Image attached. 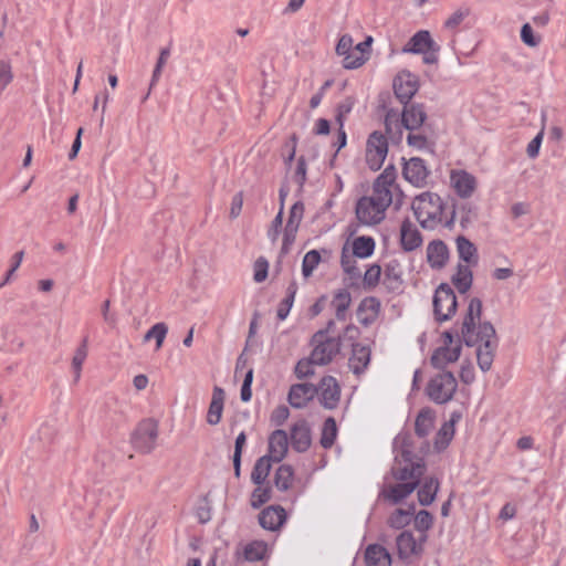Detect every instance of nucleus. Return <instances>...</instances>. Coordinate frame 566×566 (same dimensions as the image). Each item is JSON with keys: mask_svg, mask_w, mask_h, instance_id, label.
Here are the masks:
<instances>
[{"mask_svg": "<svg viewBox=\"0 0 566 566\" xmlns=\"http://www.w3.org/2000/svg\"><path fill=\"white\" fill-rule=\"evenodd\" d=\"M457 296L448 284H441L433 296V312L439 322L449 321L457 311Z\"/></svg>", "mask_w": 566, "mask_h": 566, "instance_id": "11", "label": "nucleus"}, {"mask_svg": "<svg viewBox=\"0 0 566 566\" xmlns=\"http://www.w3.org/2000/svg\"><path fill=\"white\" fill-rule=\"evenodd\" d=\"M269 272V262L265 258L260 256L253 264V280L261 283L266 280Z\"/></svg>", "mask_w": 566, "mask_h": 566, "instance_id": "52", "label": "nucleus"}, {"mask_svg": "<svg viewBox=\"0 0 566 566\" xmlns=\"http://www.w3.org/2000/svg\"><path fill=\"white\" fill-rule=\"evenodd\" d=\"M400 244L403 251H413L422 244V237L418 228L408 219L400 228Z\"/></svg>", "mask_w": 566, "mask_h": 566, "instance_id": "22", "label": "nucleus"}, {"mask_svg": "<svg viewBox=\"0 0 566 566\" xmlns=\"http://www.w3.org/2000/svg\"><path fill=\"white\" fill-rule=\"evenodd\" d=\"M354 105L355 101L353 97H347L338 104L336 119L339 126L344 127L345 119L353 111Z\"/></svg>", "mask_w": 566, "mask_h": 566, "instance_id": "53", "label": "nucleus"}, {"mask_svg": "<svg viewBox=\"0 0 566 566\" xmlns=\"http://www.w3.org/2000/svg\"><path fill=\"white\" fill-rule=\"evenodd\" d=\"M294 482V471L291 465L282 464L277 468L274 474V484L281 491H286L292 488Z\"/></svg>", "mask_w": 566, "mask_h": 566, "instance_id": "39", "label": "nucleus"}, {"mask_svg": "<svg viewBox=\"0 0 566 566\" xmlns=\"http://www.w3.org/2000/svg\"><path fill=\"white\" fill-rule=\"evenodd\" d=\"M316 386L310 382H297L290 387L287 402L294 409H304L316 397Z\"/></svg>", "mask_w": 566, "mask_h": 566, "instance_id": "14", "label": "nucleus"}, {"mask_svg": "<svg viewBox=\"0 0 566 566\" xmlns=\"http://www.w3.org/2000/svg\"><path fill=\"white\" fill-rule=\"evenodd\" d=\"M282 223H283V208L281 207L279 213L273 219V221L268 230V238L270 239V241L273 244L279 240Z\"/></svg>", "mask_w": 566, "mask_h": 566, "instance_id": "55", "label": "nucleus"}, {"mask_svg": "<svg viewBox=\"0 0 566 566\" xmlns=\"http://www.w3.org/2000/svg\"><path fill=\"white\" fill-rule=\"evenodd\" d=\"M406 196L398 185L391 180V206L396 210L400 209V207L405 203Z\"/></svg>", "mask_w": 566, "mask_h": 566, "instance_id": "60", "label": "nucleus"}, {"mask_svg": "<svg viewBox=\"0 0 566 566\" xmlns=\"http://www.w3.org/2000/svg\"><path fill=\"white\" fill-rule=\"evenodd\" d=\"M321 254L317 250H311L308 251L302 261V274L305 279H308L315 269L321 263Z\"/></svg>", "mask_w": 566, "mask_h": 566, "instance_id": "46", "label": "nucleus"}, {"mask_svg": "<svg viewBox=\"0 0 566 566\" xmlns=\"http://www.w3.org/2000/svg\"><path fill=\"white\" fill-rule=\"evenodd\" d=\"M285 510L279 505L265 507L259 514V523L264 530L277 531L285 522Z\"/></svg>", "mask_w": 566, "mask_h": 566, "instance_id": "19", "label": "nucleus"}, {"mask_svg": "<svg viewBox=\"0 0 566 566\" xmlns=\"http://www.w3.org/2000/svg\"><path fill=\"white\" fill-rule=\"evenodd\" d=\"M392 448L396 453V467L391 471L400 483L391 485V503H397L419 486L420 479L426 472L423 453L429 446L423 442L418 447L410 432H401L396 436Z\"/></svg>", "mask_w": 566, "mask_h": 566, "instance_id": "1", "label": "nucleus"}, {"mask_svg": "<svg viewBox=\"0 0 566 566\" xmlns=\"http://www.w3.org/2000/svg\"><path fill=\"white\" fill-rule=\"evenodd\" d=\"M439 488L440 483L437 478H426L421 488L418 491L419 503L423 506L430 505L436 500Z\"/></svg>", "mask_w": 566, "mask_h": 566, "instance_id": "31", "label": "nucleus"}, {"mask_svg": "<svg viewBox=\"0 0 566 566\" xmlns=\"http://www.w3.org/2000/svg\"><path fill=\"white\" fill-rule=\"evenodd\" d=\"M297 293V284L295 282L290 283V285L286 289V296L281 301L277 307V318L280 321H284L293 306L295 296Z\"/></svg>", "mask_w": 566, "mask_h": 566, "instance_id": "40", "label": "nucleus"}, {"mask_svg": "<svg viewBox=\"0 0 566 566\" xmlns=\"http://www.w3.org/2000/svg\"><path fill=\"white\" fill-rule=\"evenodd\" d=\"M521 39L528 46H536L538 44V40L535 39L533 34V29L528 23H525L521 29Z\"/></svg>", "mask_w": 566, "mask_h": 566, "instance_id": "61", "label": "nucleus"}, {"mask_svg": "<svg viewBox=\"0 0 566 566\" xmlns=\"http://www.w3.org/2000/svg\"><path fill=\"white\" fill-rule=\"evenodd\" d=\"M243 207V195L242 192H238L232 197L231 206H230V217L237 218Z\"/></svg>", "mask_w": 566, "mask_h": 566, "instance_id": "62", "label": "nucleus"}, {"mask_svg": "<svg viewBox=\"0 0 566 566\" xmlns=\"http://www.w3.org/2000/svg\"><path fill=\"white\" fill-rule=\"evenodd\" d=\"M450 182L457 195L461 198H470L478 186L476 178L463 169L452 170L450 174Z\"/></svg>", "mask_w": 566, "mask_h": 566, "instance_id": "15", "label": "nucleus"}, {"mask_svg": "<svg viewBox=\"0 0 566 566\" xmlns=\"http://www.w3.org/2000/svg\"><path fill=\"white\" fill-rule=\"evenodd\" d=\"M291 443L293 449L303 452L311 446V430L305 421H298L291 428Z\"/></svg>", "mask_w": 566, "mask_h": 566, "instance_id": "25", "label": "nucleus"}, {"mask_svg": "<svg viewBox=\"0 0 566 566\" xmlns=\"http://www.w3.org/2000/svg\"><path fill=\"white\" fill-rule=\"evenodd\" d=\"M290 417V410L286 406H277L270 416V421L272 424L280 427L282 426Z\"/></svg>", "mask_w": 566, "mask_h": 566, "instance_id": "57", "label": "nucleus"}, {"mask_svg": "<svg viewBox=\"0 0 566 566\" xmlns=\"http://www.w3.org/2000/svg\"><path fill=\"white\" fill-rule=\"evenodd\" d=\"M389 139L388 136L379 130H375L367 137L365 145V163L373 171H378L388 155Z\"/></svg>", "mask_w": 566, "mask_h": 566, "instance_id": "8", "label": "nucleus"}, {"mask_svg": "<svg viewBox=\"0 0 566 566\" xmlns=\"http://www.w3.org/2000/svg\"><path fill=\"white\" fill-rule=\"evenodd\" d=\"M455 216L460 217L461 226L467 227L478 218V208L470 202H465L454 207L452 211V217L449 221H446V224L449 226L453 221Z\"/></svg>", "mask_w": 566, "mask_h": 566, "instance_id": "34", "label": "nucleus"}, {"mask_svg": "<svg viewBox=\"0 0 566 566\" xmlns=\"http://www.w3.org/2000/svg\"><path fill=\"white\" fill-rule=\"evenodd\" d=\"M373 42L374 39L370 35L358 43H355L353 36L348 33L340 35L335 52L342 59V66L346 70L361 67L370 59Z\"/></svg>", "mask_w": 566, "mask_h": 566, "instance_id": "4", "label": "nucleus"}, {"mask_svg": "<svg viewBox=\"0 0 566 566\" xmlns=\"http://www.w3.org/2000/svg\"><path fill=\"white\" fill-rule=\"evenodd\" d=\"M337 434V426L334 418H327L323 424L321 443L324 448L333 446Z\"/></svg>", "mask_w": 566, "mask_h": 566, "instance_id": "47", "label": "nucleus"}, {"mask_svg": "<svg viewBox=\"0 0 566 566\" xmlns=\"http://www.w3.org/2000/svg\"><path fill=\"white\" fill-rule=\"evenodd\" d=\"M470 9L468 7H461L457 9L446 21L444 27L449 30H453L459 27L465 18L470 15Z\"/></svg>", "mask_w": 566, "mask_h": 566, "instance_id": "50", "label": "nucleus"}, {"mask_svg": "<svg viewBox=\"0 0 566 566\" xmlns=\"http://www.w3.org/2000/svg\"><path fill=\"white\" fill-rule=\"evenodd\" d=\"M401 123L408 130L418 129L427 118V113L422 104L407 103L402 104Z\"/></svg>", "mask_w": 566, "mask_h": 566, "instance_id": "17", "label": "nucleus"}, {"mask_svg": "<svg viewBox=\"0 0 566 566\" xmlns=\"http://www.w3.org/2000/svg\"><path fill=\"white\" fill-rule=\"evenodd\" d=\"M304 214V205L302 202H295L290 209V216L286 224L300 228L301 221Z\"/></svg>", "mask_w": 566, "mask_h": 566, "instance_id": "56", "label": "nucleus"}, {"mask_svg": "<svg viewBox=\"0 0 566 566\" xmlns=\"http://www.w3.org/2000/svg\"><path fill=\"white\" fill-rule=\"evenodd\" d=\"M316 396L321 405L326 409L337 407L340 399V386L333 376H324L316 386Z\"/></svg>", "mask_w": 566, "mask_h": 566, "instance_id": "12", "label": "nucleus"}, {"mask_svg": "<svg viewBox=\"0 0 566 566\" xmlns=\"http://www.w3.org/2000/svg\"><path fill=\"white\" fill-rule=\"evenodd\" d=\"M340 265L350 279H358L360 276V270L357 266L354 255L349 253L347 243L342 249Z\"/></svg>", "mask_w": 566, "mask_h": 566, "instance_id": "44", "label": "nucleus"}, {"mask_svg": "<svg viewBox=\"0 0 566 566\" xmlns=\"http://www.w3.org/2000/svg\"><path fill=\"white\" fill-rule=\"evenodd\" d=\"M88 349H87V339H83L80 346L75 349L74 355L72 357V370L74 374V381L77 382L82 376V368L87 358Z\"/></svg>", "mask_w": 566, "mask_h": 566, "instance_id": "38", "label": "nucleus"}, {"mask_svg": "<svg viewBox=\"0 0 566 566\" xmlns=\"http://www.w3.org/2000/svg\"><path fill=\"white\" fill-rule=\"evenodd\" d=\"M460 418L459 415L452 413L449 421H446L438 430L433 439V449L436 452L446 450L454 437V424Z\"/></svg>", "mask_w": 566, "mask_h": 566, "instance_id": "24", "label": "nucleus"}, {"mask_svg": "<svg viewBox=\"0 0 566 566\" xmlns=\"http://www.w3.org/2000/svg\"><path fill=\"white\" fill-rule=\"evenodd\" d=\"M272 460L269 457H261L256 460L252 472H251V481L253 484H262L266 483V479L271 472Z\"/></svg>", "mask_w": 566, "mask_h": 566, "instance_id": "36", "label": "nucleus"}, {"mask_svg": "<svg viewBox=\"0 0 566 566\" xmlns=\"http://www.w3.org/2000/svg\"><path fill=\"white\" fill-rule=\"evenodd\" d=\"M389 206V167L377 177L370 197H363L356 206L357 219L363 224H376L385 218Z\"/></svg>", "mask_w": 566, "mask_h": 566, "instance_id": "3", "label": "nucleus"}, {"mask_svg": "<svg viewBox=\"0 0 566 566\" xmlns=\"http://www.w3.org/2000/svg\"><path fill=\"white\" fill-rule=\"evenodd\" d=\"M298 228L285 224L284 231H283V241H282V248L281 253L286 254L291 247L293 245L296 234H297Z\"/></svg>", "mask_w": 566, "mask_h": 566, "instance_id": "54", "label": "nucleus"}, {"mask_svg": "<svg viewBox=\"0 0 566 566\" xmlns=\"http://www.w3.org/2000/svg\"><path fill=\"white\" fill-rule=\"evenodd\" d=\"M416 512V505L409 504L405 507H398L391 512V527L401 528L410 524Z\"/></svg>", "mask_w": 566, "mask_h": 566, "instance_id": "37", "label": "nucleus"}, {"mask_svg": "<svg viewBox=\"0 0 566 566\" xmlns=\"http://www.w3.org/2000/svg\"><path fill=\"white\" fill-rule=\"evenodd\" d=\"M370 350L366 346L356 344L353 346L349 357V367L355 374H360L369 364Z\"/></svg>", "mask_w": 566, "mask_h": 566, "instance_id": "30", "label": "nucleus"}, {"mask_svg": "<svg viewBox=\"0 0 566 566\" xmlns=\"http://www.w3.org/2000/svg\"><path fill=\"white\" fill-rule=\"evenodd\" d=\"M449 259L447 244L441 240H433L427 247V261L432 269H442Z\"/></svg>", "mask_w": 566, "mask_h": 566, "instance_id": "23", "label": "nucleus"}, {"mask_svg": "<svg viewBox=\"0 0 566 566\" xmlns=\"http://www.w3.org/2000/svg\"><path fill=\"white\" fill-rule=\"evenodd\" d=\"M457 388L458 381L451 371H439L429 379L426 394L434 403L443 405L452 400Z\"/></svg>", "mask_w": 566, "mask_h": 566, "instance_id": "7", "label": "nucleus"}, {"mask_svg": "<svg viewBox=\"0 0 566 566\" xmlns=\"http://www.w3.org/2000/svg\"><path fill=\"white\" fill-rule=\"evenodd\" d=\"M544 137V127L538 132V134L528 143L526 153L527 156L532 159L536 158L539 153V148Z\"/></svg>", "mask_w": 566, "mask_h": 566, "instance_id": "59", "label": "nucleus"}, {"mask_svg": "<svg viewBox=\"0 0 566 566\" xmlns=\"http://www.w3.org/2000/svg\"><path fill=\"white\" fill-rule=\"evenodd\" d=\"M407 142L410 146H415L420 149L427 146V138L420 134H408Z\"/></svg>", "mask_w": 566, "mask_h": 566, "instance_id": "64", "label": "nucleus"}, {"mask_svg": "<svg viewBox=\"0 0 566 566\" xmlns=\"http://www.w3.org/2000/svg\"><path fill=\"white\" fill-rule=\"evenodd\" d=\"M375 249V241L370 237H357L353 240L349 253L356 258L366 259Z\"/></svg>", "mask_w": 566, "mask_h": 566, "instance_id": "32", "label": "nucleus"}, {"mask_svg": "<svg viewBox=\"0 0 566 566\" xmlns=\"http://www.w3.org/2000/svg\"><path fill=\"white\" fill-rule=\"evenodd\" d=\"M167 333H168V326L166 323H164V322L156 323L144 335V342H149L151 339H155L156 350H159L163 347V344L165 342Z\"/></svg>", "mask_w": 566, "mask_h": 566, "instance_id": "45", "label": "nucleus"}, {"mask_svg": "<svg viewBox=\"0 0 566 566\" xmlns=\"http://www.w3.org/2000/svg\"><path fill=\"white\" fill-rule=\"evenodd\" d=\"M365 558L367 566H389V553L379 545H369Z\"/></svg>", "mask_w": 566, "mask_h": 566, "instance_id": "35", "label": "nucleus"}, {"mask_svg": "<svg viewBox=\"0 0 566 566\" xmlns=\"http://www.w3.org/2000/svg\"><path fill=\"white\" fill-rule=\"evenodd\" d=\"M401 52L421 54L423 64L436 65L439 62L440 45L428 30H420L409 39Z\"/></svg>", "mask_w": 566, "mask_h": 566, "instance_id": "6", "label": "nucleus"}, {"mask_svg": "<svg viewBox=\"0 0 566 566\" xmlns=\"http://www.w3.org/2000/svg\"><path fill=\"white\" fill-rule=\"evenodd\" d=\"M269 547L264 541H252L242 547V556L248 562L262 560L268 554Z\"/></svg>", "mask_w": 566, "mask_h": 566, "instance_id": "33", "label": "nucleus"}, {"mask_svg": "<svg viewBox=\"0 0 566 566\" xmlns=\"http://www.w3.org/2000/svg\"><path fill=\"white\" fill-rule=\"evenodd\" d=\"M443 344L436 348L431 355L430 363L440 371H446L444 368L455 363L461 355L462 344L460 338H454L450 331L442 334Z\"/></svg>", "mask_w": 566, "mask_h": 566, "instance_id": "9", "label": "nucleus"}, {"mask_svg": "<svg viewBox=\"0 0 566 566\" xmlns=\"http://www.w3.org/2000/svg\"><path fill=\"white\" fill-rule=\"evenodd\" d=\"M380 304L375 297L364 298L357 310V319L364 325H369L378 317Z\"/></svg>", "mask_w": 566, "mask_h": 566, "instance_id": "28", "label": "nucleus"}, {"mask_svg": "<svg viewBox=\"0 0 566 566\" xmlns=\"http://www.w3.org/2000/svg\"><path fill=\"white\" fill-rule=\"evenodd\" d=\"M352 297L346 290L338 291L332 301V306L335 310V315L338 319H344L347 310L350 306Z\"/></svg>", "mask_w": 566, "mask_h": 566, "instance_id": "43", "label": "nucleus"}, {"mask_svg": "<svg viewBox=\"0 0 566 566\" xmlns=\"http://www.w3.org/2000/svg\"><path fill=\"white\" fill-rule=\"evenodd\" d=\"M415 527L419 532H427L433 523V516L426 510L419 511L416 515L413 514Z\"/></svg>", "mask_w": 566, "mask_h": 566, "instance_id": "51", "label": "nucleus"}, {"mask_svg": "<svg viewBox=\"0 0 566 566\" xmlns=\"http://www.w3.org/2000/svg\"><path fill=\"white\" fill-rule=\"evenodd\" d=\"M289 450V437L284 430H274L269 437L268 453L264 457H269L273 462H281Z\"/></svg>", "mask_w": 566, "mask_h": 566, "instance_id": "16", "label": "nucleus"}, {"mask_svg": "<svg viewBox=\"0 0 566 566\" xmlns=\"http://www.w3.org/2000/svg\"><path fill=\"white\" fill-rule=\"evenodd\" d=\"M481 313V300L471 298L462 322L461 335L468 346L479 345L476 349L478 365L485 373L492 367L497 338L495 328L490 322L479 324L478 332H475V323L480 321Z\"/></svg>", "mask_w": 566, "mask_h": 566, "instance_id": "2", "label": "nucleus"}, {"mask_svg": "<svg viewBox=\"0 0 566 566\" xmlns=\"http://www.w3.org/2000/svg\"><path fill=\"white\" fill-rule=\"evenodd\" d=\"M169 56H170V48H163L160 50V52H159V56H158L157 63H156L155 69L153 71V75H151V80H150V84H149V90H148L146 96L144 97V101H146L149 97V95L151 93V90L159 82L161 73H163V69L166 65Z\"/></svg>", "mask_w": 566, "mask_h": 566, "instance_id": "41", "label": "nucleus"}, {"mask_svg": "<svg viewBox=\"0 0 566 566\" xmlns=\"http://www.w3.org/2000/svg\"><path fill=\"white\" fill-rule=\"evenodd\" d=\"M226 392L221 387L216 386L212 390L211 401L207 411L206 421L210 426H217L222 419L224 409Z\"/></svg>", "mask_w": 566, "mask_h": 566, "instance_id": "20", "label": "nucleus"}, {"mask_svg": "<svg viewBox=\"0 0 566 566\" xmlns=\"http://www.w3.org/2000/svg\"><path fill=\"white\" fill-rule=\"evenodd\" d=\"M254 485L255 488L250 495V504L253 509H259L271 500L272 490L268 483Z\"/></svg>", "mask_w": 566, "mask_h": 566, "instance_id": "42", "label": "nucleus"}, {"mask_svg": "<svg viewBox=\"0 0 566 566\" xmlns=\"http://www.w3.org/2000/svg\"><path fill=\"white\" fill-rule=\"evenodd\" d=\"M436 423V412L429 407L420 409L415 420V432L418 438H427Z\"/></svg>", "mask_w": 566, "mask_h": 566, "instance_id": "27", "label": "nucleus"}, {"mask_svg": "<svg viewBox=\"0 0 566 566\" xmlns=\"http://www.w3.org/2000/svg\"><path fill=\"white\" fill-rule=\"evenodd\" d=\"M402 174L410 184L417 187H423L429 176L424 161L420 158H411L407 161L403 166Z\"/></svg>", "mask_w": 566, "mask_h": 566, "instance_id": "18", "label": "nucleus"}, {"mask_svg": "<svg viewBox=\"0 0 566 566\" xmlns=\"http://www.w3.org/2000/svg\"><path fill=\"white\" fill-rule=\"evenodd\" d=\"M391 88L394 90L396 98L401 104H407L419 91L420 78L409 70H401L395 75L391 82Z\"/></svg>", "mask_w": 566, "mask_h": 566, "instance_id": "10", "label": "nucleus"}, {"mask_svg": "<svg viewBox=\"0 0 566 566\" xmlns=\"http://www.w3.org/2000/svg\"><path fill=\"white\" fill-rule=\"evenodd\" d=\"M460 379L467 385L473 382L474 369L470 363H468L467 365H462L460 371Z\"/></svg>", "mask_w": 566, "mask_h": 566, "instance_id": "63", "label": "nucleus"}, {"mask_svg": "<svg viewBox=\"0 0 566 566\" xmlns=\"http://www.w3.org/2000/svg\"><path fill=\"white\" fill-rule=\"evenodd\" d=\"M398 555L406 559L412 555H418L422 551L421 542H418L411 531H403L396 538Z\"/></svg>", "mask_w": 566, "mask_h": 566, "instance_id": "21", "label": "nucleus"}, {"mask_svg": "<svg viewBox=\"0 0 566 566\" xmlns=\"http://www.w3.org/2000/svg\"><path fill=\"white\" fill-rule=\"evenodd\" d=\"M247 444V436L244 432H240L235 439L234 453H233V469L237 478L240 476L241 455L242 450Z\"/></svg>", "mask_w": 566, "mask_h": 566, "instance_id": "49", "label": "nucleus"}, {"mask_svg": "<svg viewBox=\"0 0 566 566\" xmlns=\"http://www.w3.org/2000/svg\"><path fill=\"white\" fill-rule=\"evenodd\" d=\"M451 282L460 294H465L472 286L473 273L470 265L459 263Z\"/></svg>", "mask_w": 566, "mask_h": 566, "instance_id": "29", "label": "nucleus"}, {"mask_svg": "<svg viewBox=\"0 0 566 566\" xmlns=\"http://www.w3.org/2000/svg\"><path fill=\"white\" fill-rule=\"evenodd\" d=\"M324 334L322 332L315 334V347L311 353L312 359L316 365H326L339 352V343L335 338H327L322 340Z\"/></svg>", "mask_w": 566, "mask_h": 566, "instance_id": "13", "label": "nucleus"}, {"mask_svg": "<svg viewBox=\"0 0 566 566\" xmlns=\"http://www.w3.org/2000/svg\"><path fill=\"white\" fill-rule=\"evenodd\" d=\"M381 270L380 266L377 264L370 265L364 275V284L368 287L375 286L380 279Z\"/></svg>", "mask_w": 566, "mask_h": 566, "instance_id": "58", "label": "nucleus"}, {"mask_svg": "<svg viewBox=\"0 0 566 566\" xmlns=\"http://www.w3.org/2000/svg\"><path fill=\"white\" fill-rule=\"evenodd\" d=\"M411 208L424 229H434L443 221L444 205L437 193L423 192L417 196Z\"/></svg>", "mask_w": 566, "mask_h": 566, "instance_id": "5", "label": "nucleus"}, {"mask_svg": "<svg viewBox=\"0 0 566 566\" xmlns=\"http://www.w3.org/2000/svg\"><path fill=\"white\" fill-rule=\"evenodd\" d=\"M457 253L465 265L475 266L479 263V253L475 244L463 235L455 239Z\"/></svg>", "mask_w": 566, "mask_h": 566, "instance_id": "26", "label": "nucleus"}, {"mask_svg": "<svg viewBox=\"0 0 566 566\" xmlns=\"http://www.w3.org/2000/svg\"><path fill=\"white\" fill-rule=\"evenodd\" d=\"M314 365H316L312 356L303 358L297 361L294 368V374L298 379H305L312 377L315 374Z\"/></svg>", "mask_w": 566, "mask_h": 566, "instance_id": "48", "label": "nucleus"}]
</instances>
